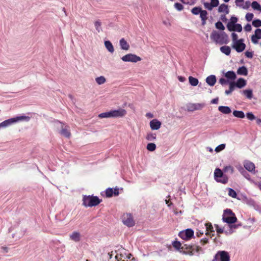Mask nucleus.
Segmentation results:
<instances>
[{
    "mask_svg": "<svg viewBox=\"0 0 261 261\" xmlns=\"http://www.w3.org/2000/svg\"><path fill=\"white\" fill-rule=\"evenodd\" d=\"M210 37L216 43L223 44L228 42V36L224 32L219 33L216 31H213Z\"/></svg>",
    "mask_w": 261,
    "mask_h": 261,
    "instance_id": "1",
    "label": "nucleus"
},
{
    "mask_svg": "<svg viewBox=\"0 0 261 261\" xmlns=\"http://www.w3.org/2000/svg\"><path fill=\"white\" fill-rule=\"evenodd\" d=\"M30 120V117L27 116H17L14 118H12L0 123V128L6 127L12 124L21 121H29Z\"/></svg>",
    "mask_w": 261,
    "mask_h": 261,
    "instance_id": "2",
    "label": "nucleus"
},
{
    "mask_svg": "<svg viewBox=\"0 0 261 261\" xmlns=\"http://www.w3.org/2000/svg\"><path fill=\"white\" fill-rule=\"evenodd\" d=\"M83 201V205L86 207L96 206L101 202V200L97 196H84Z\"/></svg>",
    "mask_w": 261,
    "mask_h": 261,
    "instance_id": "3",
    "label": "nucleus"
},
{
    "mask_svg": "<svg viewBox=\"0 0 261 261\" xmlns=\"http://www.w3.org/2000/svg\"><path fill=\"white\" fill-rule=\"evenodd\" d=\"M223 221L229 224L234 223L237 219L234 214L230 209H226L224 211L222 217Z\"/></svg>",
    "mask_w": 261,
    "mask_h": 261,
    "instance_id": "4",
    "label": "nucleus"
},
{
    "mask_svg": "<svg viewBox=\"0 0 261 261\" xmlns=\"http://www.w3.org/2000/svg\"><path fill=\"white\" fill-rule=\"evenodd\" d=\"M215 179L219 182L226 184L228 178L226 175H224L222 170L219 168H216L214 172Z\"/></svg>",
    "mask_w": 261,
    "mask_h": 261,
    "instance_id": "5",
    "label": "nucleus"
},
{
    "mask_svg": "<svg viewBox=\"0 0 261 261\" xmlns=\"http://www.w3.org/2000/svg\"><path fill=\"white\" fill-rule=\"evenodd\" d=\"M212 261H230V255L225 251H219Z\"/></svg>",
    "mask_w": 261,
    "mask_h": 261,
    "instance_id": "6",
    "label": "nucleus"
},
{
    "mask_svg": "<svg viewBox=\"0 0 261 261\" xmlns=\"http://www.w3.org/2000/svg\"><path fill=\"white\" fill-rule=\"evenodd\" d=\"M56 126L58 127L60 126L61 127V130L60 132L61 135L67 138L70 137L71 134L70 132L69 126L65 125L60 121L56 122Z\"/></svg>",
    "mask_w": 261,
    "mask_h": 261,
    "instance_id": "7",
    "label": "nucleus"
},
{
    "mask_svg": "<svg viewBox=\"0 0 261 261\" xmlns=\"http://www.w3.org/2000/svg\"><path fill=\"white\" fill-rule=\"evenodd\" d=\"M185 249H187L186 253L190 255H193L196 253H199L202 251L201 247L196 245H185Z\"/></svg>",
    "mask_w": 261,
    "mask_h": 261,
    "instance_id": "8",
    "label": "nucleus"
},
{
    "mask_svg": "<svg viewBox=\"0 0 261 261\" xmlns=\"http://www.w3.org/2000/svg\"><path fill=\"white\" fill-rule=\"evenodd\" d=\"M121 60L124 62H130L133 63H137L141 60V58L133 54H128L121 58Z\"/></svg>",
    "mask_w": 261,
    "mask_h": 261,
    "instance_id": "9",
    "label": "nucleus"
},
{
    "mask_svg": "<svg viewBox=\"0 0 261 261\" xmlns=\"http://www.w3.org/2000/svg\"><path fill=\"white\" fill-rule=\"evenodd\" d=\"M122 222L123 223L128 226L132 227L135 225V221L133 219V216L129 213H126L122 216Z\"/></svg>",
    "mask_w": 261,
    "mask_h": 261,
    "instance_id": "10",
    "label": "nucleus"
},
{
    "mask_svg": "<svg viewBox=\"0 0 261 261\" xmlns=\"http://www.w3.org/2000/svg\"><path fill=\"white\" fill-rule=\"evenodd\" d=\"M204 103H189L187 105V110L189 112H192L196 110H201L204 107Z\"/></svg>",
    "mask_w": 261,
    "mask_h": 261,
    "instance_id": "11",
    "label": "nucleus"
},
{
    "mask_svg": "<svg viewBox=\"0 0 261 261\" xmlns=\"http://www.w3.org/2000/svg\"><path fill=\"white\" fill-rule=\"evenodd\" d=\"M243 41L244 40L243 39H239L238 41H236L232 45V47L234 48L238 53L243 51L246 47V45L243 43Z\"/></svg>",
    "mask_w": 261,
    "mask_h": 261,
    "instance_id": "12",
    "label": "nucleus"
},
{
    "mask_svg": "<svg viewBox=\"0 0 261 261\" xmlns=\"http://www.w3.org/2000/svg\"><path fill=\"white\" fill-rule=\"evenodd\" d=\"M194 231L192 229L188 228L185 231H181L179 233V237L183 240H189L192 237Z\"/></svg>",
    "mask_w": 261,
    "mask_h": 261,
    "instance_id": "13",
    "label": "nucleus"
},
{
    "mask_svg": "<svg viewBox=\"0 0 261 261\" xmlns=\"http://www.w3.org/2000/svg\"><path fill=\"white\" fill-rule=\"evenodd\" d=\"M112 118L122 117L126 114V111L123 109L111 111Z\"/></svg>",
    "mask_w": 261,
    "mask_h": 261,
    "instance_id": "14",
    "label": "nucleus"
},
{
    "mask_svg": "<svg viewBox=\"0 0 261 261\" xmlns=\"http://www.w3.org/2000/svg\"><path fill=\"white\" fill-rule=\"evenodd\" d=\"M119 189L117 188H115V189L113 188H108L106 191V195L108 197H111L112 196H118L119 195Z\"/></svg>",
    "mask_w": 261,
    "mask_h": 261,
    "instance_id": "15",
    "label": "nucleus"
},
{
    "mask_svg": "<svg viewBox=\"0 0 261 261\" xmlns=\"http://www.w3.org/2000/svg\"><path fill=\"white\" fill-rule=\"evenodd\" d=\"M244 167L249 172H252L255 171V165L249 161H245L244 162Z\"/></svg>",
    "mask_w": 261,
    "mask_h": 261,
    "instance_id": "16",
    "label": "nucleus"
},
{
    "mask_svg": "<svg viewBox=\"0 0 261 261\" xmlns=\"http://www.w3.org/2000/svg\"><path fill=\"white\" fill-rule=\"evenodd\" d=\"M149 124L151 129L158 130L161 127V122L157 119H154L150 121Z\"/></svg>",
    "mask_w": 261,
    "mask_h": 261,
    "instance_id": "17",
    "label": "nucleus"
},
{
    "mask_svg": "<svg viewBox=\"0 0 261 261\" xmlns=\"http://www.w3.org/2000/svg\"><path fill=\"white\" fill-rule=\"evenodd\" d=\"M69 238L71 240L78 242L81 240V234L79 232L73 231L70 234Z\"/></svg>",
    "mask_w": 261,
    "mask_h": 261,
    "instance_id": "18",
    "label": "nucleus"
},
{
    "mask_svg": "<svg viewBox=\"0 0 261 261\" xmlns=\"http://www.w3.org/2000/svg\"><path fill=\"white\" fill-rule=\"evenodd\" d=\"M206 82L208 85L211 86H214L216 82V78L215 75H211L207 76L206 79Z\"/></svg>",
    "mask_w": 261,
    "mask_h": 261,
    "instance_id": "19",
    "label": "nucleus"
},
{
    "mask_svg": "<svg viewBox=\"0 0 261 261\" xmlns=\"http://www.w3.org/2000/svg\"><path fill=\"white\" fill-rule=\"evenodd\" d=\"M25 230L23 229L20 228L18 229L17 231L12 234L13 238H15L16 239H20L22 238L25 234Z\"/></svg>",
    "mask_w": 261,
    "mask_h": 261,
    "instance_id": "20",
    "label": "nucleus"
},
{
    "mask_svg": "<svg viewBox=\"0 0 261 261\" xmlns=\"http://www.w3.org/2000/svg\"><path fill=\"white\" fill-rule=\"evenodd\" d=\"M119 44L121 48L123 50H127L129 48V45L124 38L120 40Z\"/></svg>",
    "mask_w": 261,
    "mask_h": 261,
    "instance_id": "21",
    "label": "nucleus"
},
{
    "mask_svg": "<svg viewBox=\"0 0 261 261\" xmlns=\"http://www.w3.org/2000/svg\"><path fill=\"white\" fill-rule=\"evenodd\" d=\"M218 110L224 114H228L231 112L230 108L228 106H219Z\"/></svg>",
    "mask_w": 261,
    "mask_h": 261,
    "instance_id": "22",
    "label": "nucleus"
},
{
    "mask_svg": "<svg viewBox=\"0 0 261 261\" xmlns=\"http://www.w3.org/2000/svg\"><path fill=\"white\" fill-rule=\"evenodd\" d=\"M218 10L219 13L225 12L226 14L229 13L228 6L225 4L220 5L218 8Z\"/></svg>",
    "mask_w": 261,
    "mask_h": 261,
    "instance_id": "23",
    "label": "nucleus"
},
{
    "mask_svg": "<svg viewBox=\"0 0 261 261\" xmlns=\"http://www.w3.org/2000/svg\"><path fill=\"white\" fill-rule=\"evenodd\" d=\"M227 226L229 227V230L225 231L226 234H230L234 232V230L237 229L239 225L233 224H229Z\"/></svg>",
    "mask_w": 261,
    "mask_h": 261,
    "instance_id": "24",
    "label": "nucleus"
},
{
    "mask_svg": "<svg viewBox=\"0 0 261 261\" xmlns=\"http://www.w3.org/2000/svg\"><path fill=\"white\" fill-rule=\"evenodd\" d=\"M105 46L106 48L107 49V50L111 53H113L114 51V48L113 44L112 43L109 41H105Z\"/></svg>",
    "mask_w": 261,
    "mask_h": 261,
    "instance_id": "25",
    "label": "nucleus"
},
{
    "mask_svg": "<svg viewBox=\"0 0 261 261\" xmlns=\"http://www.w3.org/2000/svg\"><path fill=\"white\" fill-rule=\"evenodd\" d=\"M246 84V81L243 78H240L237 80V82L235 83V86L241 88L244 87Z\"/></svg>",
    "mask_w": 261,
    "mask_h": 261,
    "instance_id": "26",
    "label": "nucleus"
},
{
    "mask_svg": "<svg viewBox=\"0 0 261 261\" xmlns=\"http://www.w3.org/2000/svg\"><path fill=\"white\" fill-rule=\"evenodd\" d=\"M237 73L239 75H247L248 74L247 68L244 66L240 67L237 70Z\"/></svg>",
    "mask_w": 261,
    "mask_h": 261,
    "instance_id": "27",
    "label": "nucleus"
},
{
    "mask_svg": "<svg viewBox=\"0 0 261 261\" xmlns=\"http://www.w3.org/2000/svg\"><path fill=\"white\" fill-rule=\"evenodd\" d=\"M225 76L229 80H234L236 79V74L233 71H228L225 74Z\"/></svg>",
    "mask_w": 261,
    "mask_h": 261,
    "instance_id": "28",
    "label": "nucleus"
},
{
    "mask_svg": "<svg viewBox=\"0 0 261 261\" xmlns=\"http://www.w3.org/2000/svg\"><path fill=\"white\" fill-rule=\"evenodd\" d=\"M220 50L223 54L228 56L230 54L231 49L228 46H223L220 47Z\"/></svg>",
    "mask_w": 261,
    "mask_h": 261,
    "instance_id": "29",
    "label": "nucleus"
},
{
    "mask_svg": "<svg viewBox=\"0 0 261 261\" xmlns=\"http://www.w3.org/2000/svg\"><path fill=\"white\" fill-rule=\"evenodd\" d=\"M233 115L237 118H244L245 117L244 113L242 111L234 110L233 112Z\"/></svg>",
    "mask_w": 261,
    "mask_h": 261,
    "instance_id": "30",
    "label": "nucleus"
},
{
    "mask_svg": "<svg viewBox=\"0 0 261 261\" xmlns=\"http://www.w3.org/2000/svg\"><path fill=\"white\" fill-rule=\"evenodd\" d=\"M229 88L228 90H226L225 92L226 95H229L231 93V92L234 90L236 86L235 83L234 82H230L229 83Z\"/></svg>",
    "mask_w": 261,
    "mask_h": 261,
    "instance_id": "31",
    "label": "nucleus"
},
{
    "mask_svg": "<svg viewBox=\"0 0 261 261\" xmlns=\"http://www.w3.org/2000/svg\"><path fill=\"white\" fill-rule=\"evenodd\" d=\"M189 81L190 85L192 86H196L198 84V80L197 79L193 76H190L189 77Z\"/></svg>",
    "mask_w": 261,
    "mask_h": 261,
    "instance_id": "32",
    "label": "nucleus"
},
{
    "mask_svg": "<svg viewBox=\"0 0 261 261\" xmlns=\"http://www.w3.org/2000/svg\"><path fill=\"white\" fill-rule=\"evenodd\" d=\"M156 134L152 133H149L147 134L146 139L149 141H153L156 139Z\"/></svg>",
    "mask_w": 261,
    "mask_h": 261,
    "instance_id": "33",
    "label": "nucleus"
},
{
    "mask_svg": "<svg viewBox=\"0 0 261 261\" xmlns=\"http://www.w3.org/2000/svg\"><path fill=\"white\" fill-rule=\"evenodd\" d=\"M98 117L100 118H112L111 111L99 114Z\"/></svg>",
    "mask_w": 261,
    "mask_h": 261,
    "instance_id": "34",
    "label": "nucleus"
},
{
    "mask_svg": "<svg viewBox=\"0 0 261 261\" xmlns=\"http://www.w3.org/2000/svg\"><path fill=\"white\" fill-rule=\"evenodd\" d=\"M94 26H95V28L96 31L98 33L102 31V28H101V22L99 20H96L94 22Z\"/></svg>",
    "mask_w": 261,
    "mask_h": 261,
    "instance_id": "35",
    "label": "nucleus"
},
{
    "mask_svg": "<svg viewBox=\"0 0 261 261\" xmlns=\"http://www.w3.org/2000/svg\"><path fill=\"white\" fill-rule=\"evenodd\" d=\"M95 81L98 85H100L106 82V79L103 76H100L95 79Z\"/></svg>",
    "mask_w": 261,
    "mask_h": 261,
    "instance_id": "36",
    "label": "nucleus"
},
{
    "mask_svg": "<svg viewBox=\"0 0 261 261\" xmlns=\"http://www.w3.org/2000/svg\"><path fill=\"white\" fill-rule=\"evenodd\" d=\"M244 95L246 96L248 99H251L252 98V91L250 89L245 90L243 91Z\"/></svg>",
    "mask_w": 261,
    "mask_h": 261,
    "instance_id": "37",
    "label": "nucleus"
},
{
    "mask_svg": "<svg viewBox=\"0 0 261 261\" xmlns=\"http://www.w3.org/2000/svg\"><path fill=\"white\" fill-rule=\"evenodd\" d=\"M251 6L254 10L261 11V6L257 2H253L251 4Z\"/></svg>",
    "mask_w": 261,
    "mask_h": 261,
    "instance_id": "38",
    "label": "nucleus"
},
{
    "mask_svg": "<svg viewBox=\"0 0 261 261\" xmlns=\"http://www.w3.org/2000/svg\"><path fill=\"white\" fill-rule=\"evenodd\" d=\"M202 11V9L199 7H195L191 10V12L194 15H198Z\"/></svg>",
    "mask_w": 261,
    "mask_h": 261,
    "instance_id": "39",
    "label": "nucleus"
},
{
    "mask_svg": "<svg viewBox=\"0 0 261 261\" xmlns=\"http://www.w3.org/2000/svg\"><path fill=\"white\" fill-rule=\"evenodd\" d=\"M146 148L150 151H153L156 149V145L153 143H148L147 145Z\"/></svg>",
    "mask_w": 261,
    "mask_h": 261,
    "instance_id": "40",
    "label": "nucleus"
},
{
    "mask_svg": "<svg viewBox=\"0 0 261 261\" xmlns=\"http://www.w3.org/2000/svg\"><path fill=\"white\" fill-rule=\"evenodd\" d=\"M205 226L206 228V231H207L206 234H208L209 232H213L214 230L213 229V227L211 223H207L205 224Z\"/></svg>",
    "mask_w": 261,
    "mask_h": 261,
    "instance_id": "41",
    "label": "nucleus"
},
{
    "mask_svg": "<svg viewBox=\"0 0 261 261\" xmlns=\"http://www.w3.org/2000/svg\"><path fill=\"white\" fill-rule=\"evenodd\" d=\"M200 14V17L201 19H207V12L206 10H203L201 11Z\"/></svg>",
    "mask_w": 261,
    "mask_h": 261,
    "instance_id": "42",
    "label": "nucleus"
},
{
    "mask_svg": "<svg viewBox=\"0 0 261 261\" xmlns=\"http://www.w3.org/2000/svg\"><path fill=\"white\" fill-rule=\"evenodd\" d=\"M216 28L220 30L223 31L225 29V27L223 23L221 21H218L215 24Z\"/></svg>",
    "mask_w": 261,
    "mask_h": 261,
    "instance_id": "43",
    "label": "nucleus"
},
{
    "mask_svg": "<svg viewBox=\"0 0 261 261\" xmlns=\"http://www.w3.org/2000/svg\"><path fill=\"white\" fill-rule=\"evenodd\" d=\"M228 195L232 198H236L237 197L236 192L231 188H228Z\"/></svg>",
    "mask_w": 261,
    "mask_h": 261,
    "instance_id": "44",
    "label": "nucleus"
},
{
    "mask_svg": "<svg viewBox=\"0 0 261 261\" xmlns=\"http://www.w3.org/2000/svg\"><path fill=\"white\" fill-rule=\"evenodd\" d=\"M246 117L247 119L249 120H253L256 119L255 116L253 115V114L252 112H248L246 114Z\"/></svg>",
    "mask_w": 261,
    "mask_h": 261,
    "instance_id": "45",
    "label": "nucleus"
},
{
    "mask_svg": "<svg viewBox=\"0 0 261 261\" xmlns=\"http://www.w3.org/2000/svg\"><path fill=\"white\" fill-rule=\"evenodd\" d=\"M252 25L256 28L261 26V20L260 19H255L252 21Z\"/></svg>",
    "mask_w": 261,
    "mask_h": 261,
    "instance_id": "46",
    "label": "nucleus"
},
{
    "mask_svg": "<svg viewBox=\"0 0 261 261\" xmlns=\"http://www.w3.org/2000/svg\"><path fill=\"white\" fill-rule=\"evenodd\" d=\"M225 144H221L216 147L215 151L217 152H220V151L223 150L225 148Z\"/></svg>",
    "mask_w": 261,
    "mask_h": 261,
    "instance_id": "47",
    "label": "nucleus"
},
{
    "mask_svg": "<svg viewBox=\"0 0 261 261\" xmlns=\"http://www.w3.org/2000/svg\"><path fill=\"white\" fill-rule=\"evenodd\" d=\"M215 226L216 227V229L217 232L218 233H222L225 231L224 229L225 228V226H224L223 228H220L219 227V225L217 224H215Z\"/></svg>",
    "mask_w": 261,
    "mask_h": 261,
    "instance_id": "48",
    "label": "nucleus"
},
{
    "mask_svg": "<svg viewBox=\"0 0 261 261\" xmlns=\"http://www.w3.org/2000/svg\"><path fill=\"white\" fill-rule=\"evenodd\" d=\"M224 170L225 172H229L230 174H232L234 171L233 167L231 166L225 167L224 169Z\"/></svg>",
    "mask_w": 261,
    "mask_h": 261,
    "instance_id": "49",
    "label": "nucleus"
},
{
    "mask_svg": "<svg viewBox=\"0 0 261 261\" xmlns=\"http://www.w3.org/2000/svg\"><path fill=\"white\" fill-rule=\"evenodd\" d=\"M175 8L178 11H181L184 9L183 6L178 3H176L174 4Z\"/></svg>",
    "mask_w": 261,
    "mask_h": 261,
    "instance_id": "50",
    "label": "nucleus"
},
{
    "mask_svg": "<svg viewBox=\"0 0 261 261\" xmlns=\"http://www.w3.org/2000/svg\"><path fill=\"white\" fill-rule=\"evenodd\" d=\"M234 30L233 31H237L238 32H241L242 31V27L241 24L239 23H237L235 25Z\"/></svg>",
    "mask_w": 261,
    "mask_h": 261,
    "instance_id": "51",
    "label": "nucleus"
},
{
    "mask_svg": "<svg viewBox=\"0 0 261 261\" xmlns=\"http://www.w3.org/2000/svg\"><path fill=\"white\" fill-rule=\"evenodd\" d=\"M173 246L177 250H179L181 246V243L178 241H174L172 243Z\"/></svg>",
    "mask_w": 261,
    "mask_h": 261,
    "instance_id": "52",
    "label": "nucleus"
},
{
    "mask_svg": "<svg viewBox=\"0 0 261 261\" xmlns=\"http://www.w3.org/2000/svg\"><path fill=\"white\" fill-rule=\"evenodd\" d=\"M235 25H236V24H233L229 22H228V23L227 24V29L230 32L233 31L234 30V28Z\"/></svg>",
    "mask_w": 261,
    "mask_h": 261,
    "instance_id": "53",
    "label": "nucleus"
},
{
    "mask_svg": "<svg viewBox=\"0 0 261 261\" xmlns=\"http://www.w3.org/2000/svg\"><path fill=\"white\" fill-rule=\"evenodd\" d=\"M253 16L254 15L252 13H248L246 14V15L245 16V18L247 21H250L251 20H252V19L253 17Z\"/></svg>",
    "mask_w": 261,
    "mask_h": 261,
    "instance_id": "54",
    "label": "nucleus"
},
{
    "mask_svg": "<svg viewBox=\"0 0 261 261\" xmlns=\"http://www.w3.org/2000/svg\"><path fill=\"white\" fill-rule=\"evenodd\" d=\"M256 36V37H257V38L261 39V29H257L255 31V34L254 35Z\"/></svg>",
    "mask_w": 261,
    "mask_h": 261,
    "instance_id": "55",
    "label": "nucleus"
},
{
    "mask_svg": "<svg viewBox=\"0 0 261 261\" xmlns=\"http://www.w3.org/2000/svg\"><path fill=\"white\" fill-rule=\"evenodd\" d=\"M203 5H204V7L205 9L208 10H210L211 11L213 7H212V6L211 5V3H207V2H204L203 3Z\"/></svg>",
    "mask_w": 261,
    "mask_h": 261,
    "instance_id": "56",
    "label": "nucleus"
},
{
    "mask_svg": "<svg viewBox=\"0 0 261 261\" xmlns=\"http://www.w3.org/2000/svg\"><path fill=\"white\" fill-rule=\"evenodd\" d=\"M211 4L212 6V7H217L219 4V0H211Z\"/></svg>",
    "mask_w": 261,
    "mask_h": 261,
    "instance_id": "57",
    "label": "nucleus"
},
{
    "mask_svg": "<svg viewBox=\"0 0 261 261\" xmlns=\"http://www.w3.org/2000/svg\"><path fill=\"white\" fill-rule=\"evenodd\" d=\"M250 3L249 1H246L245 2V5H242V6H241L240 7L244 9H247L249 6H250Z\"/></svg>",
    "mask_w": 261,
    "mask_h": 261,
    "instance_id": "58",
    "label": "nucleus"
},
{
    "mask_svg": "<svg viewBox=\"0 0 261 261\" xmlns=\"http://www.w3.org/2000/svg\"><path fill=\"white\" fill-rule=\"evenodd\" d=\"M219 83L222 85H226L227 84H229V82L228 81L226 80V79H225L224 78H221L220 80H219Z\"/></svg>",
    "mask_w": 261,
    "mask_h": 261,
    "instance_id": "59",
    "label": "nucleus"
},
{
    "mask_svg": "<svg viewBox=\"0 0 261 261\" xmlns=\"http://www.w3.org/2000/svg\"><path fill=\"white\" fill-rule=\"evenodd\" d=\"M244 30L246 32H250L252 30V27L250 24L247 23L245 27H244Z\"/></svg>",
    "mask_w": 261,
    "mask_h": 261,
    "instance_id": "60",
    "label": "nucleus"
},
{
    "mask_svg": "<svg viewBox=\"0 0 261 261\" xmlns=\"http://www.w3.org/2000/svg\"><path fill=\"white\" fill-rule=\"evenodd\" d=\"M231 37H232V39L233 43L235 42H236V41H238L239 40H238V35L235 33H232L231 34Z\"/></svg>",
    "mask_w": 261,
    "mask_h": 261,
    "instance_id": "61",
    "label": "nucleus"
},
{
    "mask_svg": "<svg viewBox=\"0 0 261 261\" xmlns=\"http://www.w3.org/2000/svg\"><path fill=\"white\" fill-rule=\"evenodd\" d=\"M238 21V18L234 16H232L230 18L229 22L233 24H237V22Z\"/></svg>",
    "mask_w": 261,
    "mask_h": 261,
    "instance_id": "62",
    "label": "nucleus"
},
{
    "mask_svg": "<svg viewBox=\"0 0 261 261\" xmlns=\"http://www.w3.org/2000/svg\"><path fill=\"white\" fill-rule=\"evenodd\" d=\"M259 39L257 38V37H256L254 35H252L251 36V41L254 43V44H256L258 43V40Z\"/></svg>",
    "mask_w": 261,
    "mask_h": 261,
    "instance_id": "63",
    "label": "nucleus"
},
{
    "mask_svg": "<svg viewBox=\"0 0 261 261\" xmlns=\"http://www.w3.org/2000/svg\"><path fill=\"white\" fill-rule=\"evenodd\" d=\"M246 57L248 58H252L253 57V53L249 51H247L245 53Z\"/></svg>",
    "mask_w": 261,
    "mask_h": 261,
    "instance_id": "64",
    "label": "nucleus"
}]
</instances>
